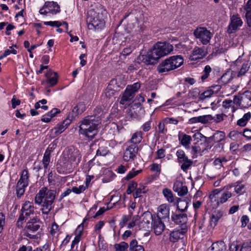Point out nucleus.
<instances>
[{
  "label": "nucleus",
  "mask_w": 251,
  "mask_h": 251,
  "mask_svg": "<svg viewBox=\"0 0 251 251\" xmlns=\"http://www.w3.org/2000/svg\"><path fill=\"white\" fill-rule=\"evenodd\" d=\"M173 50V46L170 43L158 42L146 55H139L138 60L147 65L153 64L161 57L170 53Z\"/></svg>",
  "instance_id": "1"
},
{
  "label": "nucleus",
  "mask_w": 251,
  "mask_h": 251,
  "mask_svg": "<svg viewBox=\"0 0 251 251\" xmlns=\"http://www.w3.org/2000/svg\"><path fill=\"white\" fill-rule=\"evenodd\" d=\"M100 121V117L97 115L85 117L79 123V133L88 140H92L98 133V126Z\"/></svg>",
  "instance_id": "2"
},
{
  "label": "nucleus",
  "mask_w": 251,
  "mask_h": 251,
  "mask_svg": "<svg viewBox=\"0 0 251 251\" xmlns=\"http://www.w3.org/2000/svg\"><path fill=\"white\" fill-rule=\"evenodd\" d=\"M56 191L49 190L47 187H43L39 190L35 197V203L42 204L41 210L44 214L48 215L53 208V203L56 197Z\"/></svg>",
  "instance_id": "3"
},
{
  "label": "nucleus",
  "mask_w": 251,
  "mask_h": 251,
  "mask_svg": "<svg viewBox=\"0 0 251 251\" xmlns=\"http://www.w3.org/2000/svg\"><path fill=\"white\" fill-rule=\"evenodd\" d=\"M105 10L101 8L97 10L91 9L88 12L86 22L89 29H100L104 26L103 18Z\"/></svg>",
  "instance_id": "4"
},
{
  "label": "nucleus",
  "mask_w": 251,
  "mask_h": 251,
  "mask_svg": "<svg viewBox=\"0 0 251 251\" xmlns=\"http://www.w3.org/2000/svg\"><path fill=\"white\" fill-rule=\"evenodd\" d=\"M183 63V59L180 55H175L163 61L157 67L159 73L167 72L180 67Z\"/></svg>",
  "instance_id": "5"
},
{
  "label": "nucleus",
  "mask_w": 251,
  "mask_h": 251,
  "mask_svg": "<svg viewBox=\"0 0 251 251\" xmlns=\"http://www.w3.org/2000/svg\"><path fill=\"white\" fill-rule=\"evenodd\" d=\"M194 35L202 44L207 45L213 37V33L205 27H198L194 31Z\"/></svg>",
  "instance_id": "6"
},
{
  "label": "nucleus",
  "mask_w": 251,
  "mask_h": 251,
  "mask_svg": "<svg viewBox=\"0 0 251 251\" xmlns=\"http://www.w3.org/2000/svg\"><path fill=\"white\" fill-rule=\"evenodd\" d=\"M41 222L37 218H33L28 221L25 227L26 230L25 235L30 239L36 238V235L32 233L38 230L41 227Z\"/></svg>",
  "instance_id": "7"
},
{
  "label": "nucleus",
  "mask_w": 251,
  "mask_h": 251,
  "mask_svg": "<svg viewBox=\"0 0 251 251\" xmlns=\"http://www.w3.org/2000/svg\"><path fill=\"white\" fill-rule=\"evenodd\" d=\"M233 102L236 104L244 108H247L251 105V91H246L238 96H235Z\"/></svg>",
  "instance_id": "8"
},
{
  "label": "nucleus",
  "mask_w": 251,
  "mask_h": 251,
  "mask_svg": "<svg viewBox=\"0 0 251 251\" xmlns=\"http://www.w3.org/2000/svg\"><path fill=\"white\" fill-rule=\"evenodd\" d=\"M34 214V207L32 203L29 201H25L23 204L21 214L18 219L17 224L19 226L20 222L30 218L31 216Z\"/></svg>",
  "instance_id": "9"
},
{
  "label": "nucleus",
  "mask_w": 251,
  "mask_h": 251,
  "mask_svg": "<svg viewBox=\"0 0 251 251\" xmlns=\"http://www.w3.org/2000/svg\"><path fill=\"white\" fill-rule=\"evenodd\" d=\"M177 157V162L180 164V168L183 171L186 172L192 165L193 161L188 159L185 152L182 150H178L176 152Z\"/></svg>",
  "instance_id": "10"
},
{
  "label": "nucleus",
  "mask_w": 251,
  "mask_h": 251,
  "mask_svg": "<svg viewBox=\"0 0 251 251\" xmlns=\"http://www.w3.org/2000/svg\"><path fill=\"white\" fill-rule=\"evenodd\" d=\"M243 22L238 14L230 16V23L227 27V32L228 34L235 33L242 26Z\"/></svg>",
  "instance_id": "11"
},
{
  "label": "nucleus",
  "mask_w": 251,
  "mask_h": 251,
  "mask_svg": "<svg viewBox=\"0 0 251 251\" xmlns=\"http://www.w3.org/2000/svg\"><path fill=\"white\" fill-rule=\"evenodd\" d=\"M138 147L135 144H130L128 146L124 152L123 158L126 161L134 160L138 152Z\"/></svg>",
  "instance_id": "12"
},
{
  "label": "nucleus",
  "mask_w": 251,
  "mask_h": 251,
  "mask_svg": "<svg viewBox=\"0 0 251 251\" xmlns=\"http://www.w3.org/2000/svg\"><path fill=\"white\" fill-rule=\"evenodd\" d=\"M151 226L156 235H159L162 234L165 228V226L161 220L159 218L154 217V220L151 222Z\"/></svg>",
  "instance_id": "13"
},
{
  "label": "nucleus",
  "mask_w": 251,
  "mask_h": 251,
  "mask_svg": "<svg viewBox=\"0 0 251 251\" xmlns=\"http://www.w3.org/2000/svg\"><path fill=\"white\" fill-rule=\"evenodd\" d=\"M186 231L187 228L185 227H181L180 229L174 230L170 234V241L173 243L177 242L180 239L183 238Z\"/></svg>",
  "instance_id": "14"
},
{
  "label": "nucleus",
  "mask_w": 251,
  "mask_h": 251,
  "mask_svg": "<svg viewBox=\"0 0 251 251\" xmlns=\"http://www.w3.org/2000/svg\"><path fill=\"white\" fill-rule=\"evenodd\" d=\"M154 220V217L149 211L145 212L142 215L140 226L143 228H149L151 225V222Z\"/></svg>",
  "instance_id": "15"
},
{
  "label": "nucleus",
  "mask_w": 251,
  "mask_h": 251,
  "mask_svg": "<svg viewBox=\"0 0 251 251\" xmlns=\"http://www.w3.org/2000/svg\"><path fill=\"white\" fill-rule=\"evenodd\" d=\"M169 206L166 204H163L160 205L157 208V215L154 217L156 218H159L160 219H169Z\"/></svg>",
  "instance_id": "16"
},
{
  "label": "nucleus",
  "mask_w": 251,
  "mask_h": 251,
  "mask_svg": "<svg viewBox=\"0 0 251 251\" xmlns=\"http://www.w3.org/2000/svg\"><path fill=\"white\" fill-rule=\"evenodd\" d=\"M173 190L177 193L180 197L186 195L188 193V188L186 186L183 185L180 181L176 180L173 186Z\"/></svg>",
  "instance_id": "17"
},
{
  "label": "nucleus",
  "mask_w": 251,
  "mask_h": 251,
  "mask_svg": "<svg viewBox=\"0 0 251 251\" xmlns=\"http://www.w3.org/2000/svg\"><path fill=\"white\" fill-rule=\"evenodd\" d=\"M171 218L176 224L181 225V227L187 228L186 223L187 221V216L186 214H173Z\"/></svg>",
  "instance_id": "18"
},
{
  "label": "nucleus",
  "mask_w": 251,
  "mask_h": 251,
  "mask_svg": "<svg viewBox=\"0 0 251 251\" xmlns=\"http://www.w3.org/2000/svg\"><path fill=\"white\" fill-rule=\"evenodd\" d=\"M206 54V52L204 49L196 47L193 50L192 54L190 56L191 60H197L204 57Z\"/></svg>",
  "instance_id": "19"
},
{
  "label": "nucleus",
  "mask_w": 251,
  "mask_h": 251,
  "mask_svg": "<svg viewBox=\"0 0 251 251\" xmlns=\"http://www.w3.org/2000/svg\"><path fill=\"white\" fill-rule=\"evenodd\" d=\"M47 79L44 81L43 83H46L50 86H53L57 83L58 80V75L56 73L49 70L45 74Z\"/></svg>",
  "instance_id": "20"
},
{
  "label": "nucleus",
  "mask_w": 251,
  "mask_h": 251,
  "mask_svg": "<svg viewBox=\"0 0 251 251\" xmlns=\"http://www.w3.org/2000/svg\"><path fill=\"white\" fill-rule=\"evenodd\" d=\"M44 7L48 9L49 12L52 14H56L60 11L59 5L54 1H46L44 5Z\"/></svg>",
  "instance_id": "21"
},
{
  "label": "nucleus",
  "mask_w": 251,
  "mask_h": 251,
  "mask_svg": "<svg viewBox=\"0 0 251 251\" xmlns=\"http://www.w3.org/2000/svg\"><path fill=\"white\" fill-rule=\"evenodd\" d=\"M134 95L129 91L126 88L121 98L120 103L122 105H129L132 102Z\"/></svg>",
  "instance_id": "22"
},
{
  "label": "nucleus",
  "mask_w": 251,
  "mask_h": 251,
  "mask_svg": "<svg viewBox=\"0 0 251 251\" xmlns=\"http://www.w3.org/2000/svg\"><path fill=\"white\" fill-rule=\"evenodd\" d=\"M69 151H71V153L70 155L68 156V158L70 160V161L75 162L76 165H77L79 163L81 158L79 151L77 150H74L73 151L70 150Z\"/></svg>",
  "instance_id": "23"
},
{
  "label": "nucleus",
  "mask_w": 251,
  "mask_h": 251,
  "mask_svg": "<svg viewBox=\"0 0 251 251\" xmlns=\"http://www.w3.org/2000/svg\"><path fill=\"white\" fill-rule=\"evenodd\" d=\"M223 216V212L220 210L215 211L212 214L210 218V225L211 226H215L219 220Z\"/></svg>",
  "instance_id": "24"
},
{
  "label": "nucleus",
  "mask_w": 251,
  "mask_h": 251,
  "mask_svg": "<svg viewBox=\"0 0 251 251\" xmlns=\"http://www.w3.org/2000/svg\"><path fill=\"white\" fill-rule=\"evenodd\" d=\"M244 9L246 12L245 17L247 24L250 27H251V0L248 1Z\"/></svg>",
  "instance_id": "25"
},
{
  "label": "nucleus",
  "mask_w": 251,
  "mask_h": 251,
  "mask_svg": "<svg viewBox=\"0 0 251 251\" xmlns=\"http://www.w3.org/2000/svg\"><path fill=\"white\" fill-rule=\"evenodd\" d=\"M212 251H226V246L223 241H219L213 243L211 246Z\"/></svg>",
  "instance_id": "26"
},
{
  "label": "nucleus",
  "mask_w": 251,
  "mask_h": 251,
  "mask_svg": "<svg viewBox=\"0 0 251 251\" xmlns=\"http://www.w3.org/2000/svg\"><path fill=\"white\" fill-rule=\"evenodd\" d=\"M251 118V113L250 112H247L243 115L242 118L237 121V125L241 127L245 126Z\"/></svg>",
  "instance_id": "27"
},
{
  "label": "nucleus",
  "mask_w": 251,
  "mask_h": 251,
  "mask_svg": "<svg viewBox=\"0 0 251 251\" xmlns=\"http://www.w3.org/2000/svg\"><path fill=\"white\" fill-rule=\"evenodd\" d=\"M130 251H145L143 246L138 245L136 239L132 240L129 244Z\"/></svg>",
  "instance_id": "28"
},
{
  "label": "nucleus",
  "mask_w": 251,
  "mask_h": 251,
  "mask_svg": "<svg viewBox=\"0 0 251 251\" xmlns=\"http://www.w3.org/2000/svg\"><path fill=\"white\" fill-rule=\"evenodd\" d=\"M148 189L146 186L143 185H140L139 187L137 188L133 194V196L135 199L141 197L143 194L147 192Z\"/></svg>",
  "instance_id": "29"
},
{
  "label": "nucleus",
  "mask_w": 251,
  "mask_h": 251,
  "mask_svg": "<svg viewBox=\"0 0 251 251\" xmlns=\"http://www.w3.org/2000/svg\"><path fill=\"white\" fill-rule=\"evenodd\" d=\"M28 186L20 181H18L16 185V194L18 198H20L24 195L25 192V188Z\"/></svg>",
  "instance_id": "30"
},
{
  "label": "nucleus",
  "mask_w": 251,
  "mask_h": 251,
  "mask_svg": "<svg viewBox=\"0 0 251 251\" xmlns=\"http://www.w3.org/2000/svg\"><path fill=\"white\" fill-rule=\"evenodd\" d=\"M162 194L169 202L174 201V196L172 191L168 188H165L162 190Z\"/></svg>",
  "instance_id": "31"
},
{
  "label": "nucleus",
  "mask_w": 251,
  "mask_h": 251,
  "mask_svg": "<svg viewBox=\"0 0 251 251\" xmlns=\"http://www.w3.org/2000/svg\"><path fill=\"white\" fill-rule=\"evenodd\" d=\"M231 187L234 188V192L238 195H242L245 192V185L241 182H237Z\"/></svg>",
  "instance_id": "32"
},
{
  "label": "nucleus",
  "mask_w": 251,
  "mask_h": 251,
  "mask_svg": "<svg viewBox=\"0 0 251 251\" xmlns=\"http://www.w3.org/2000/svg\"><path fill=\"white\" fill-rule=\"evenodd\" d=\"M142 138V133L141 131L135 132L133 134L130 139V144H135V145H137V144L141 141Z\"/></svg>",
  "instance_id": "33"
},
{
  "label": "nucleus",
  "mask_w": 251,
  "mask_h": 251,
  "mask_svg": "<svg viewBox=\"0 0 251 251\" xmlns=\"http://www.w3.org/2000/svg\"><path fill=\"white\" fill-rule=\"evenodd\" d=\"M50 151L49 150V149H47L44 153L43 159L42 160L44 168L45 169H47L50 162Z\"/></svg>",
  "instance_id": "34"
},
{
  "label": "nucleus",
  "mask_w": 251,
  "mask_h": 251,
  "mask_svg": "<svg viewBox=\"0 0 251 251\" xmlns=\"http://www.w3.org/2000/svg\"><path fill=\"white\" fill-rule=\"evenodd\" d=\"M109 152L106 146L103 144L99 145V148L97 151V156H105Z\"/></svg>",
  "instance_id": "35"
},
{
  "label": "nucleus",
  "mask_w": 251,
  "mask_h": 251,
  "mask_svg": "<svg viewBox=\"0 0 251 251\" xmlns=\"http://www.w3.org/2000/svg\"><path fill=\"white\" fill-rule=\"evenodd\" d=\"M178 138L181 144L185 147L188 146L192 140L191 137L186 134H182V137H181L180 135H179Z\"/></svg>",
  "instance_id": "36"
},
{
  "label": "nucleus",
  "mask_w": 251,
  "mask_h": 251,
  "mask_svg": "<svg viewBox=\"0 0 251 251\" xmlns=\"http://www.w3.org/2000/svg\"><path fill=\"white\" fill-rule=\"evenodd\" d=\"M29 174L27 169H24L21 175L20 179L18 180L20 182L24 183L25 184L28 185L29 183Z\"/></svg>",
  "instance_id": "37"
},
{
  "label": "nucleus",
  "mask_w": 251,
  "mask_h": 251,
  "mask_svg": "<svg viewBox=\"0 0 251 251\" xmlns=\"http://www.w3.org/2000/svg\"><path fill=\"white\" fill-rule=\"evenodd\" d=\"M215 142H220L225 138V133L223 131H217L211 137Z\"/></svg>",
  "instance_id": "38"
},
{
  "label": "nucleus",
  "mask_w": 251,
  "mask_h": 251,
  "mask_svg": "<svg viewBox=\"0 0 251 251\" xmlns=\"http://www.w3.org/2000/svg\"><path fill=\"white\" fill-rule=\"evenodd\" d=\"M85 105L83 102H79L73 109V112L76 114H80L85 110Z\"/></svg>",
  "instance_id": "39"
},
{
  "label": "nucleus",
  "mask_w": 251,
  "mask_h": 251,
  "mask_svg": "<svg viewBox=\"0 0 251 251\" xmlns=\"http://www.w3.org/2000/svg\"><path fill=\"white\" fill-rule=\"evenodd\" d=\"M251 63L249 61H247L243 64L242 67L237 74L238 77H240L244 75L246 73L249 71Z\"/></svg>",
  "instance_id": "40"
},
{
  "label": "nucleus",
  "mask_w": 251,
  "mask_h": 251,
  "mask_svg": "<svg viewBox=\"0 0 251 251\" xmlns=\"http://www.w3.org/2000/svg\"><path fill=\"white\" fill-rule=\"evenodd\" d=\"M69 164L67 162H63L60 161L57 164L56 169L57 172L60 174L64 173L68 169Z\"/></svg>",
  "instance_id": "41"
},
{
  "label": "nucleus",
  "mask_w": 251,
  "mask_h": 251,
  "mask_svg": "<svg viewBox=\"0 0 251 251\" xmlns=\"http://www.w3.org/2000/svg\"><path fill=\"white\" fill-rule=\"evenodd\" d=\"M128 247H129L128 244L125 242H122L114 245L116 251H127Z\"/></svg>",
  "instance_id": "42"
},
{
  "label": "nucleus",
  "mask_w": 251,
  "mask_h": 251,
  "mask_svg": "<svg viewBox=\"0 0 251 251\" xmlns=\"http://www.w3.org/2000/svg\"><path fill=\"white\" fill-rule=\"evenodd\" d=\"M214 93V91L212 89H209L205 91L200 94L199 97V100H203L206 98L211 97Z\"/></svg>",
  "instance_id": "43"
},
{
  "label": "nucleus",
  "mask_w": 251,
  "mask_h": 251,
  "mask_svg": "<svg viewBox=\"0 0 251 251\" xmlns=\"http://www.w3.org/2000/svg\"><path fill=\"white\" fill-rule=\"evenodd\" d=\"M232 196L231 193L228 191L224 192L220 198L219 201L217 202L218 204L223 203Z\"/></svg>",
  "instance_id": "44"
},
{
  "label": "nucleus",
  "mask_w": 251,
  "mask_h": 251,
  "mask_svg": "<svg viewBox=\"0 0 251 251\" xmlns=\"http://www.w3.org/2000/svg\"><path fill=\"white\" fill-rule=\"evenodd\" d=\"M66 129V126L61 124L57 125L56 127H55L52 129V131H54V134L56 136L62 133Z\"/></svg>",
  "instance_id": "45"
},
{
  "label": "nucleus",
  "mask_w": 251,
  "mask_h": 251,
  "mask_svg": "<svg viewBox=\"0 0 251 251\" xmlns=\"http://www.w3.org/2000/svg\"><path fill=\"white\" fill-rule=\"evenodd\" d=\"M140 86L141 85L139 83L136 82L132 85H128L126 87V89L135 95V93L140 88Z\"/></svg>",
  "instance_id": "46"
},
{
  "label": "nucleus",
  "mask_w": 251,
  "mask_h": 251,
  "mask_svg": "<svg viewBox=\"0 0 251 251\" xmlns=\"http://www.w3.org/2000/svg\"><path fill=\"white\" fill-rule=\"evenodd\" d=\"M142 172V170H139L135 171L133 169L131 171L128 173L126 176L125 177V179L126 180H129V179L133 178L139 173Z\"/></svg>",
  "instance_id": "47"
},
{
  "label": "nucleus",
  "mask_w": 251,
  "mask_h": 251,
  "mask_svg": "<svg viewBox=\"0 0 251 251\" xmlns=\"http://www.w3.org/2000/svg\"><path fill=\"white\" fill-rule=\"evenodd\" d=\"M211 68L209 65H206L205 66L203 72V74L201 76V79L202 81L208 78L210 73L211 72Z\"/></svg>",
  "instance_id": "48"
},
{
  "label": "nucleus",
  "mask_w": 251,
  "mask_h": 251,
  "mask_svg": "<svg viewBox=\"0 0 251 251\" xmlns=\"http://www.w3.org/2000/svg\"><path fill=\"white\" fill-rule=\"evenodd\" d=\"M115 93V90L112 88L111 85H109L105 90V96L107 98H110Z\"/></svg>",
  "instance_id": "49"
},
{
  "label": "nucleus",
  "mask_w": 251,
  "mask_h": 251,
  "mask_svg": "<svg viewBox=\"0 0 251 251\" xmlns=\"http://www.w3.org/2000/svg\"><path fill=\"white\" fill-rule=\"evenodd\" d=\"M213 120V116L211 115L201 116V123L205 124L211 122Z\"/></svg>",
  "instance_id": "50"
},
{
  "label": "nucleus",
  "mask_w": 251,
  "mask_h": 251,
  "mask_svg": "<svg viewBox=\"0 0 251 251\" xmlns=\"http://www.w3.org/2000/svg\"><path fill=\"white\" fill-rule=\"evenodd\" d=\"M231 79V76L228 73L224 74L220 78V80L223 84H227Z\"/></svg>",
  "instance_id": "51"
},
{
  "label": "nucleus",
  "mask_w": 251,
  "mask_h": 251,
  "mask_svg": "<svg viewBox=\"0 0 251 251\" xmlns=\"http://www.w3.org/2000/svg\"><path fill=\"white\" fill-rule=\"evenodd\" d=\"M86 189V186L84 185H80L78 187H73L72 189V191L76 194H79L82 192H84Z\"/></svg>",
  "instance_id": "52"
},
{
  "label": "nucleus",
  "mask_w": 251,
  "mask_h": 251,
  "mask_svg": "<svg viewBox=\"0 0 251 251\" xmlns=\"http://www.w3.org/2000/svg\"><path fill=\"white\" fill-rule=\"evenodd\" d=\"M243 136L247 139L251 140V129L248 128H245L243 129V132L241 133Z\"/></svg>",
  "instance_id": "53"
},
{
  "label": "nucleus",
  "mask_w": 251,
  "mask_h": 251,
  "mask_svg": "<svg viewBox=\"0 0 251 251\" xmlns=\"http://www.w3.org/2000/svg\"><path fill=\"white\" fill-rule=\"evenodd\" d=\"M224 117H226L224 114H217L215 117H213L212 121L216 123H219L224 120Z\"/></svg>",
  "instance_id": "54"
},
{
  "label": "nucleus",
  "mask_w": 251,
  "mask_h": 251,
  "mask_svg": "<svg viewBox=\"0 0 251 251\" xmlns=\"http://www.w3.org/2000/svg\"><path fill=\"white\" fill-rule=\"evenodd\" d=\"M44 24L46 25H50L52 26H56L59 27L62 25V23L58 21H50V22H44Z\"/></svg>",
  "instance_id": "55"
},
{
  "label": "nucleus",
  "mask_w": 251,
  "mask_h": 251,
  "mask_svg": "<svg viewBox=\"0 0 251 251\" xmlns=\"http://www.w3.org/2000/svg\"><path fill=\"white\" fill-rule=\"evenodd\" d=\"M151 170L159 174L161 172V166L157 163H153L151 165Z\"/></svg>",
  "instance_id": "56"
},
{
  "label": "nucleus",
  "mask_w": 251,
  "mask_h": 251,
  "mask_svg": "<svg viewBox=\"0 0 251 251\" xmlns=\"http://www.w3.org/2000/svg\"><path fill=\"white\" fill-rule=\"evenodd\" d=\"M249 249H251V240L243 244L239 251H248Z\"/></svg>",
  "instance_id": "57"
},
{
  "label": "nucleus",
  "mask_w": 251,
  "mask_h": 251,
  "mask_svg": "<svg viewBox=\"0 0 251 251\" xmlns=\"http://www.w3.org/2000/svg\"><path fill=\"white\" fill-rule=\"evenodd\" d=\"M4 224L5 216L2 213L0 212V233L2 231Z\"/></svg>",
  "instance_id": "58"
},
{
  "label": "nucleus",
  "mask_w": 251,
  "mask_h": 251,
  "mask_svg": "<svg viewBox=\"0 0 251 251\" xmlns=\"http://www.w3.org/2000/svg\"><path fill=\"white\" fill-rule=\"evenodd\" d=\"M11 103H12V107L13 108H15L16 107L21 103V101L19 100H18L16 98L15 96H14L13 97V98L11 100Z\"/></svg>",
  "instance_id": "59"
},
{
  "label": "nucleus",
  "mask_w": 251,
  "mask_h": 251,
  "mask_svg": "<svg viewBox=\"0 0 251 251\" xmlns=\"http://www.w3.org/2000/svg\"><path fill=\"white\" fill-rule=\"evenodd\" d=\"M239 248V245L237 242H233L229 246L230 251H238Z\"/></svg>",
  "instance_id": "60"
},
{
  "label": "nucleus",
  "mask_w": 251,
  "mask_h": 251,
  "mask_svg": "<svg viewBox=\"0 0 251 251\" xmlns=\"http://www.w3.org/2000/svg\"><path fill=\"white\" fill-rule=\"evenodd\" d=\"M241 222L242 223L241 227H244L249 222V219L247 216L243 215L241 218Z\"/></svg>",
  "instance_id": "61"
},
{
  "label": "nucleus",
  "mask_w": 251,
  "mask_h": 251,
  "mask_svg": "<svg viewBox=\"0 0 251 251\" xmlns=\"http://www.w3.org/2000/svg\"><path fill=\"white\" fill-rule=\"evenodd\" d=\"M132 48L128 47L125 48L122 52H121V55L123 56H127L132 51Z\"/></svg>",
  "instance_id": "62"
},
{
  "label": "nucleus",
  "mask_w": 251,
  "mask_h": 251,
  "mask_svg": "<svg viewBox=\"0 0 251 251\" xmlns=\"http://www.w3.org/2000/svg\"><path fill=\"white\" fill-rule=\"evenodd\" d=\"M190 97H192L194 99L196 98L197 97L200 96V92L198 90V89H196L193 90V91H191L189 93Z\"/></svg>",
  "instance_id": "63"
},
{
  "label": "nucleus",
  "mask_w": 251,
  "mask_h": 251,
  "mask_svg": "<svg viewBox=\"0 0 251 251\" xmlns=\"http://www.w3.org/2000/svg\"><path fill=\"white\" fill-rule=\"evenodd\" d=\"M165 150L163 149H160L157 151V158L161 159L165 156Z\"/></svg>",
  "instance_id": "64"
}]
</instances>
